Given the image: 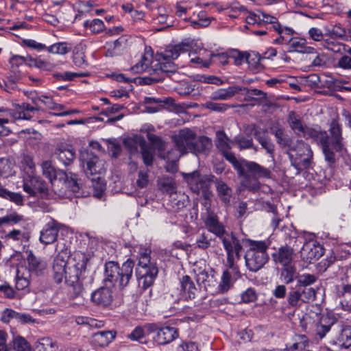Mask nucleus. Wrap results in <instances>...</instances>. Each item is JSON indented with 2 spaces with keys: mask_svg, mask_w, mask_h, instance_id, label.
<instances>
[{
  "mask_svg": "<svg viewBox=\"0 0 351 351\" xmlns=\"http://www.w3.org/2000/svg\"><path fill=\"white\" fill-rule=\"evenodd\" d=\"M68 258L66 252L58 253L54 258L52 265L53 280L60 284L64 279L71 286H78L80 288V282L86 271V261L83 258L67 269Z\"/></svg>",
  "mask_w": 351,
  "mask_h": 351,
  "instance_id": "f257e3e1",
  "label": "nucleus"
},
{
  "mask_svg": "<svg viewBox=\"0 0 351 351\" xmlns=\"http://www.w3.org/2000/svg\"><path fill=\"white\" fill-rule=\"evenodd\" d=\"M134 263L130 259L127 260L119 267L117 263L109 261L105 264L104 282L107 285L118 286L122 289L128 285L132 276Z\"/></svg>",
  "mask_w": 351,
  "mask_h": 351,
  "instance_id": "f03ea898",
  "label": "nucleus"
},
{
  "mask_svg": "<svg viewBox=\"0 0 351 351\" xmlns=\"http://www.w3.org/2000/svg\"><path fill=\"white\" fill-rule=\"evenodd\" d=\"M149 249H140L136 276L138 285L144 289L151 287L158 276V269L154 261L151 260Z\"/></svg>",
  "mask_w": 351,
  "mask_h": 351,
  "instance_id": "7ed1b4c3",
  "label": "nucleus"
},
{
  "mask_svg": "<svg viewBox=\"0 0 351 351\" xmlns=\"http://www.w3.org/2000/svg\"><path fill=\"white\" fill-rule=\"evenodd\" d=\"M287 154L291 166L296 170V174L309 168L313 159V152L311 147L303 141H293L288 147Z\"/></svg>",
  "mask_w": 351,
  "mask_h": 351,
  "instance_id": "20e7f679",
  "label": "nucleus"
},
{
  "mask_svg": "<svg viewBox=\"0 0 351 351\" xmlns=\"http://www.w3.org/2000/svg\"><path fill=\"white\" fill-rule=\"evenodd\" d=\"M248 243L249 248L245 255V265L250 271L255 272L262 268L269 259L267 252L269 243L249 239Z\"/></svg>",
  "mask_w": 351,
  "mask_h": 351,
  "instance_id": "39448f33",
  "label": "nucleus"
},
{
  "mask_svg": "<svg viewBox=\"0 0 351 351\" xmlns=\"http://www.w3.org/2000/svg\"><path fill=\"white\" fill-rule=\"evenodd\" d=\"M189 49L190 45L184 43L169 47L160 54L159 62L155 65L156 69L168 77L175 75L178 67L171 60L177 59L181 53L188 51Z\"/></svg>",
  "mask_w": 351,
  "mask_h": 351,
  "instance_id": "423d86ee",
  "label": "nucleus"
},
{
  "mask_svg": "<svg viewBox=\"0 0 351 351\" xmlns=\"http://www.w3.org/2000/svg\"><path fill=\"white\" fill-rule=\"evenodd\" d=\"M227 253V265L235 274L239 275L237 261L241 258L242 245L233 232L227 231L219 238Z\"/></svg>",
  "mask_w": 351,
  "mask_h": 351,
  "instance_id": "0eeeda50",
  "label": "nucleus"
},
{
  "mask_svg": "<svg viewBox=\"0 0 351 351\" xmlns=\"http://www.w3.org/2000/svg\"><path fill=\"white\" fill-rule=\"evenodd\" d=\"M243 173L238 174L242 179L243 185L248 189L256 187L257 180L261 178H269L270 171L258 163L243 160Z\"/></svg>",
  "mask_w": 351,
  "mask_h": 351,
  "instance_id": "6e6552de",
  "label": "nucleus"
},
{
  "mask_svg": "<svg viewBox=\"0 0 351 351\" xmlns=\"http://www.w3.org/2000/svg\"><path fill=\"white\" fill-rule=\"evenodd\" d=\"M184 178L194 193H202L206 199L210 197L212 193L210 191V188L214 182L215 176L211 174L202 175L199 171H195L192 173L184 174Z\"/></svg>",
  "mask_w": 351,
  "mask_h": 351,
  "instance_id": "1a4fd4ad",
  "label": "nucleus"
},
{
  "mask_svg": "<svg viewBox=\"0 0 351 351\" xmlns=\"http://www.w3.org/2000/svg\"><path fill=\"white\" fill-rule=\"evenodd\" d=\"M195 137L196 133L187 128L180 130L171 136L175 147L180 154L178 156L174 152V154L178 156V158L190 152Z\"/></svg>",
  "mask_w": 351,
  "mask_h": 351,
  "instance_id": "9d476101",
  "label": "nucleus"
},
{
  "mask_svg": "<svg viewBox=\"0 0 351 351\" xmlns=\"http://www.w3.org/2000/svg\"><path fill=\"white\" fill-rule=\"evenodd\" d=\"M324 254V247L315 239L306 241L300 250V257L306 263H313Z\"/></svg>",
  "mask_w": 351,
  "mask_h": 351,
  "instance_id": "9b49d317",
  "label": "nucleus"
},
{
  "mask_svg": "<svg viewBox=\"0 0 351 351\" xmlns=\"http://www.w3.org/2000/svg\"><path fill=\"white\" fill-rule=\"evenodd\" d=\"M146 328L149 330L156 331L154 339L158 344L169 343L178 336V330L175 327L164 326L158 328L156 324H149Z\"/></svg>",
  "mask_w": 351,
  "mask_h": 351,
  "instance_id": "f8f14e48",
  "label": "nucleus"
},
{
  "mask_svg": "<svg viewBox=\"0 0 351 351\" xmlns=\"http://www.w3.org/2000/svg\"><path fill=\"white\" fill-rule=\"evenodd\" d=\"M301 239L302 238H299V240ZM298 241V238L295 237H291L289 244H292L293 247L286 245L280 247L276 252L273 254L274 261L277 263H280L282 266L290 265L293 259V247L295 246L294 243Z\"/></svg>",
  "mask_w": 351,
  "mask_h": 351,
  "instance_id": "ddd939ff",
  "label": "nucleus"
},
{
  "mask_svg": "<svg viewBox=\"0 0 351 351\" xmlns=\"http://www.w3.org/2000/svg\"><path fill=\"white\" fill-rule=\"evenodd\" d=\"M106 170L105 161L97 156H93L86 162L84 172L87 177L93 176L90 178L91 180H99L101 176L105 173Z\"/></svg>",
  "mask_w": 351,
  "mask_h": 351,
  "instance_id": "4468645a",
  "label": "nucleus"
},
{
  "mask_svg": "<svg viewBox=\"0 0 351 351\" xmlns=\"http://www.w3.org/2000/svg\"><path fill=\"white\" fill-rule=\"evenodd\" d=\"M38 110L39 108L38 107H32L29 104L23 103L21 105L19 106V108L15 112L3 107L0 108V112H3L5 115H9L14 120H29L32 119L33 114L36 112H38Z\"/></svg>",
  "mask_w": 351,
  "mask_h": 351,
  "instance_id": "2eb2a0df",
  "label": "nucleus"
},
{
  "mask_svg": "<svg viewBox=\"0 0 351 351\" xmlns=\"http://www.w3.org/2000/svg\"><path fill=\"white\" fill-rule=\"evenodd\" d=\"M60 226V224L58 222L51 219L40 231V241L45 245H49L56 241Z\"/></svg>",
  "mask_w": 351,
  "mask_h": 351,
  "instance_id": "dca6fc26",
  "label": "nucleus"
},
{
  "mask_svg": "<svg viewBox=\"0 0 351 351\" xmlns=\"http://www.w3.org/2000/svg\"><path fill=\"white\" fill-rule=\"evenodd\" d=\"M149 141L158 150L159 156L165 160L173 162L172 168L174 167V162L178 160V156L174 154V150L172 149L164 152L165 149V143L158 136L149 133L147 134Z\"/></svg>",
  "mask_w": 351,
  "mask_h": 351,
  "instance_id": "f3484780",
  "label": "nucleus"
},
{
  "mask_svg": "<svg viewBox=\"0 0 351 351\" xmlns=\"http://www.w3.org/2000/svg\"><path fill=\"white\" fill-rule=\"evenodd\" d=\"M206 228L219 239L227 232L224 225L219 220L215 213L208 211L204 219Z\"/></svg>",
  "mask_w": 351,
  "mask_h": 351,
  "instance_id": "a211bd4d",
  "label": "nucleus"
},
{
  "mask_svg": "<svg viewBox=\"0 0 351 351\" xmlns=\"http://www.w3.org/2000/svg\"><path fill=\"white\" fill-rule=\"evenodd\" d=\"M329 132L330 136H329L330 143L334 151L341 152L343 148L342 130L341 125L335 119H333L330 124Z\"/></svg>",
  "mask_w": 351,
  "mask_h": 351,
  "instance_id": "6ab92c4d",
  "label": "nucleus"
},
{
  "mask_svg": "<svg viewBox=\"0 0 351 351\" xmlns=\"http://www.w3.org/2000/svg\"><path fill=\"white\" fill-rule=\"evenodd\" d=\"M196 281L199 285H202L206 291L211 293L215 292L214 289L217 285V280L213 270H210V273L206 270L199 271L196 274Z\"/></svg>",
  "mask_w": 351,
  "mask_h": 351,
  "instance_id": "aec40b11",
  "label": "nucleus"
},
{
  "mask_svg": "<svg viewBox=\"0 0 351 351\" xmlns=\"http://www.w3.org/2000/svg\"><path fill=\"white\" fill-rule=\"evenodd\" d=\"M112 299V291L106 287L97 289L91 295V300L95 304L104 306L110 304Z\"/></svg>",
  "mask_w": 351,
  "mask_h": 351,
  "instance_id": "412c9836",
  "label": "nucleus"
},
{
  "mask_svg": "<svg viewBox=\"0 0 351 351\" xmlns=\"http://www.w3.org/2000/svg\"><path fill=\"white\" fill-rule=\"evenodd\" d=\"M213 147L211 140L205 136H199L194 138L190 153L195 155L199 154H208Z\"/></svg>",
  "mask_w": 351,
  "mask_h": 351,
  "instance_id": "4be33fe9",
  "label": "nucleus"
},
{
  "mask_svg": "<svg viewBox=\"0 0 351 351\" xmlns=\"http://www.w3.org/2000/svg\"><path fill=\"white\" fill-rule=\"evenodd\" d=\"M56 158L64 166H67L73 162L75 157V151L64 145H58L54 152Z\"/></svg>",
  "mask_w": 351,
  "mask_h": 351,
  "instance_id": "5701e85b",
  "label": "nucleus"
},
{
  "mask_svg": "<svg viewBox=\"0 0 351 351\" xmlns=\"http://www.w3.org/2000/svg\"><path fill=\"white\" fill-rule=\"evenodd\" d=\"M243 90H245V88L239 86H231L226 88H219L212 93L210 99L212 100H228Z\"/></svg>",
  "mask_w": 351,
  "mask_h": 351,
  "instance_id": "b1692460",
  "label": "nucleus"
},
{
  "mask_svg": "<svg viewBox=\"0 0 351 351\" xmlns=\"http://www.w3.org/2000/svg\"><path fill=\"white\" fill-rule=\"evenodd\" d=\"M27 261L29 271L36 276L43 274L47 267L46 262L36 257L32 251L29 252Z\"/></svg>",
  "mask_w": 351,
  "mask_h": 351,
  "instance_id": "393cba45",
  "label": "nucleus"
},
{
  "mask_svg": "<svg viewBox=\"0 0 351 351\" xmlns=\"http://www.w3.org/2000/svg\"><path fill=\"white\" fill-rule=\"evenodd\" d=\"M116 332L112 330L99 331L93 334L92 343L97 346L104 347L108 346L115 337Z\"/></svg>",
  "mask_w": 351,
  "mask_h": 351,
  "instance_id": "a878e982",
  "label": "nucleus"
},
{
  "mask_svg": "<svg viewBox=\"0 0 351 351\" xmlns=\"http://www.w3.org/2000/svg\"><path fill=\"white\" fill-rule=\"evenodd\" d=\"M289 51H296L298 53H313L314 48L307 46L306 40L302 38H289Z\"/></svg>",
  "mask_w": 351,
  "mask_h": 351,
  "instance_id": "bb28decb",
  "label": "nucleus"
},
{
  "mask_svg": "<svg viewBox=\"0 0 351 351\" xmlns=\"http://www.w3.org/2000/svg\"><path fill=\"white\" fill-rule=\"evenodd\" d=\"M214 182L220 199L225 204H228L232 195V189L221 179L215 178Z\"/></svg>",
  "mask_w": 351,
  "mask_h": 351,
  "instance_id": "cd10ccee",
  "label": "nucleus"
},
{
  "mask_svg": "<svg viewBox=\"0 0 351 351\" xmlns=\"http://www.w3.org/2000/svg\"><path fill=\"white\" fill-rule=\"evenodd\" d=\"M234 280L232 278V275L228 270H225L221 277V280L219 284L215 287L214 294H223L228 292L233 286Z\"/></svg>",
  "mask_w": 351,
  "mask_h": 351,
  "instance_id": "c85d7f7f",
  "label": "nucleus"
},
{
  "mask_svg": "<svg viewBox=\"0 0 351 351\" xmlns=\"http://www.w3.org/2000/svg\"><path fill=\"white\" fill-rule=\"evenodd\" d=\"M274 30L278 32L279 37L274 40L276 45L289 44V38L294 34V30L288 27H282L280 24L275 25Z\"/></svg>",
  "mask_w": 351,
  "mask_h": 351,
  "instance_id": "c756f323",
  "label": "nucleus"
},
{
  "mask_svg": "<svg viewBox=\"0 0 351 351\" xmlns=\"http://www.w3.org/2000/svg\"><path fill=\"white\" fill-rule=\"evenodd\" d=\"M300 136L306 138H313L320 145L329 138L326 131H321L315 128L306 126Z\"/></svg>",
  "mask_w": 351,
  "mask_h": 351,
  "instance_id": "7c9ffc66",
  "label": "nucleus"
},
{
  "mask_svg": "<svg viewBox=\"0 0 351 351\" xmlns=\"http://www.w3.org/2000/svg\"><path fill=\"white\" fill-rule=\"evenodd\" d=\"M180 284L181 290L184 295L188 299H193L195 297L197 289L191 277L184 276L180 280Z\"/></svg>",
  "mask_w": 351,
  "mask_h": 351,
  "instance_id": "2f4dec72",
  "label": "nucleus"
},
{
  "mask_svg": "<svg viewBox=\"0 0 351 351\" xmlns=\"http://www.w3.org/2000/svg\"><path fill=\"white\" fill-rule=\"evenodd\" d=\"M335 343L340 347L348 348L351 346V326H344L336 338Z\"/></svg>",
  "mask_w": 351,
  "mask_h": 351,
  "instance_id": "473e14b6",
  "label": "nucleus"
},
{
  "mask_svg": "<svg viewBox=\"0 0 351 351\" xmlns=\"http://www.w3.org/2000/svg\"><path fill=\"white\" fill-rule=\"evenodd\" d=\"M0 197L9 200L17 206H23L24 204L25 199L21 193L10 191L2 186H0Z\"/></svg>",
  "mask_w": 351,
  "mask_h": 351,
  "instance_id": "72a5a7b5",
  "label": "nucleus"
},
{
  "mask_svg": "<svg viewBox=\"0 0 351 351\" xmlns=\"http://www.w3.org/2000/svg\"><path fill=\"white\" fill-rule=\"evenodd\" d=\"M288 123L294 132L300 136L306 126L303 125L300 117L294 111L289 112Z\"/></svg>",
  "mask_w": 351,
  "mask_h": 351,
  "instance_id": "f704fd0d",
  "label": "nucleus"
},
{
  "mask_svg": "<svg viewBox=\"0 0 351 351\" xmlns=\"http://www.w3.org/2000/svg\"><path fill=\"white\" fill-rule=\"evenodd\" d=\"M56 348L55 342L49 337H43L34 344L35 351H54Z\"/></svg>",
  "mask_w": 351,
  "mask_h": 351,
  "instance_id": "c9c22d12",
  "label": "nucleus"
},
{
  "mask_svg": "<svg viewBox=\"0 0 351 351\" xmlns=\"http://www.w3.org/2000/svg\"><path fill=\"white\" fill-rule=\"evenodd\" d=\"M283 267L280 273V278L285 284L289 285L296 280V269L291 265Z\"/></svg>",
  "mask_w": 351,
  "mask_h": 351,
  "instance_id": "e433bc0d",
  "label": "nucleus"
},
{
  "mask_svg": "<svg viewBox=\"0 0 351 351\" xmlns=\"http://www.w3.org/2000/svg\"><path fill=\"white\" fill-rule=\"evenodd\" d=\"M58 179L59 181H60L61 180H64V184H65V187L69 189L71 191L75 193L79 192L80 187V184L77 182V180L76 178H69V176L65 172H61L60 173V178Z\"/></svg>",
  "mask_w": 351,
  "mask_h": 351,
  "instance_id": "4c0bfd02",
  "label": "nucleus"
},
{
  "mask_svg": "<svg viewBox=\"0 0 351 351\" xmlns=\"http://www.w3.org/2000/svg\"><path fill=\"white\" fill-rule=\"evenodd\" d=\"M141 154L144 164L147 167L152 166L154 153L152 149L146 144L145 141H141Z\"/></svg>",
  "mask_w": 351,
  "mask_h": 351,
  "instance_id": "58836bf2",
  "label": "nucleus"
},
{
  "mask_svg": "<svg viewBox=\"0 0 351 351\" xmlns=\"http://www.w3.org/2000/svg\"><path fill=\"white\" fill-rule=\"evenodd\" d=\"M158 187L161 191L168 194L176 193L175 182L173 178L169 177H163L158 182Z\"/></svg>",
  "mask_w": 351,
  "mask_h": 351,
  "instance_id": "ea45409f",
  "label": "nucleus"
},
{
  "mask_svg": "<svg viewBox=\"0 0 351 351\" xmlns=\"http://www.w3.org/2000/svg\"><path fill=\"white\" fill-rule=\"evenodd\" d=\"M317 278L314 274H303L296 276L297 287H309L314 284Z\"/></svg>",
  "mask_w": 351,
  "mask_h": 351,
  "instance_id": "a19ab883",
  "label": "nucleus"
},
{
  "mask_svg": "<svg viewBox=\"0 0 351 351\" xmlns=\"http://www.w3.org/2000/svg\"><path fill=\"white\" fill-rule=\"evenodd\" d=\"M42 170L43 175L49 179V180L52 183L53 180H56L58 176L60 177V173L62 171H56V169L52 166L51 162L49 161H44L42 163Z\"/></svg>",
  "mask_w": 351,
  "mask_h": 351,
  "instance_id": "79ce46f5",
  "label": "nucleus"
},
{
  "mask_svg": "<svg viewBox=\"0 0 351 351\" xmlns=\"http://www.w3.org/2000/svg\"><path fill=\"white\" fill-rule=\"evenodd\" d=\"M287 302L291 307L295 308L300 307L304 304L297 287L295 289H292L289 292L287 295Z\"/></svg>",
  "mask_w": 351,
  "mask_h": 351,
  "instance_id": "37998d69",
  "label": "nucleus"
},
{
  "mask_svg": "<svg viewBox=\"0 0 351 351\" xmlns=\"http://www.w3.org/2000/svg\"><path fill=\"white\" fill-rule=\"evenodd\" d=\"M84 27L89 29L93 34H99L105 29L104 22L99 19H95L91 21H86L84 23Z\"/></svg>",
  "mask_w": 351,
  "mask_h": 351,
  "instance_id": "c03bdc74",
  "label": "nucleus"
},
{
  "mask_svg": "<svg viewBox=\"0 0 351 351\" xmlns=\"http://www.w3.org/2000/svg\"><path fill=\"white\" fill-rule=\"evenodd\" d=\"M141 141H145L141 137L135 136L124 139L123 143L131 154H134L137 152L138 146L141 148Z\"/></svg>",
  "mask_w": 351,
  "mask_h": 351,
  "instance_id": "a18cd8bd",
  "label": "nucleus"
},
{
  "mask_svg": "<svg viewBox=\"0 0 351 351\" xmlns=\"http://www.w3.org/2000/svg\"><path fill=\"white\" fill-rule=\"evenodd\" d=\"M13 348L15 351H32V346L29 343L21 336L14 337Z\"/></svg>",
  "mask_w": 351,
  "mask_h": 351,
  "instance_id": "49530a36",
  "label": "nucleus"
},
{
  "mask_svg": "<svg viewBox=\"0 0 351 351\" xmlns=\"http://www.w3.org/2000/svg\"><path fill=\"white\" fill-rule=\"evenodd\" d=\"M323 153L325 156V159L330 164H334L336 161L335 154L333 152V149L330 143L329 138L321 144Z\"/></svg>",
  "mask_w": 351,
  "mask_h": 351,
  "instance_id": "de8ad7c7",
  "label": "nucleus"
},
{
  "mask_svg": "<svg viewBox=\"0 0 351 351\" xmlns=\"http://www.w3.org/2000/svg\"><path fill=\"white\" fill-rule=\"evenodd\" d=\"M223 155L224 158L232 164L234 169H236V171H237L238 174L243 173V160H238L234 154L232 152H230L229 150L224 151V152H223Z\"/></svg>",
  "mask_w": 351,
  "mask_h": 351,
  "instance_id": "09e8293b",
  "label": "nucleus"
},
{
  "mask_svg": "<svg viewBox=\"0 0 351 351\" xmlns=\"http://www.w3.org/2000/svg\"><path fill=\"white\" fill-rule=\"evenodd\" d=\"M46 49L51 53L65 55L70 51L71 48L66 43H57L47 47Z\"/></svg>",
  "mask_w": 351,
  "mask_h": 351,
  "instance_id": "8fccbe9b",
  "label": "nucleus"
},
{
  "mask_svg": "<svg viewBox=\"0 0 351 351\" xmlns=\"http://www.w3.org/2000/svg\"><path fill=\"white\" fill-rule=\"evenodd\" d=\"M302 302L304 303H308L313 302L316 298V291L312 287H298Z\"/></svg>",
  "mask_w": 351,
  "mask_h": 351,
  "instance_id": "3c124183",
  "label": "nucleus"
},
{
  "mask_svg": "<svg viewBox=\"0 0 351 351\" xmlns=\"http://www.w3.org/2000/svg\"><path fill=\"white\" fill-rule=\"evenodd\" d=\"M32 102L34 104V107H38L39 109L40 107L38 106V103L40 102L43 104L45 106H46L49 109L53 110L56 106L55 102L53 100V99L51 97L47 96V95H40L35 97L32 98ZM38 110V111H39Z\"/></svg>",
  "mask_w": 351,
  "mask_h": 351,
  "instance_id": "603ef678",
  "label": "nucleus"
},
{
  "mask_svg": "<svg viewBox=\"0 0 351 351\" xmlns=\"http://www.w3.org/2000/svg\"><path fill=\"white\" fill-rule=\"evenodd\" d=\"M328 34L331 38L346 40V30L340 24L335 25L331 29H328Z\"/></svg>",
  "mask_w": 351,
  "mask_h": 351,
  "instance_id": "864d4df0",
  "label": "nucleus"
},
{
  "mask_svg": "<svg viewBox=\"0 0 351 351\" xmlns=\"http://www.w3.org/2000/svg\"><path fill=\"white\" fill-rule=\"evenodd\" d=\"M21 74L15 73L14 75L9 76L6 81H4L5 90L11 93L12 91L16 90L17 82L21 80Z\"/></svg>",
  "mask_w": 351,
  "mask_h": 351,
  "instance_id": "5fc2aeb1",
  "label": "nucleus"
},
{
  "mask_svg": "<svg viewBox=\"0 0 351 351\" xmlns=\"http://www.w3.org/2000/svg\"><path fill=\"white\" fill-rule=\"evenodd\" d=\"M12 174V162L8 158H0V177L8 178Z\"/></svg>",
  "mask_w": 351,
  "mask_h": 351,
  "instance_id": "6e6d98bb",
  "label": "nucleus"
},
{
  "mask_svg": "<svg viewBox=\"0 0 351 351\" xmlns=\"http://www.w3.org/2000/svg\"><path fill=\"white\" fill-rule=\"evenodd\" d=\"M334 39L335 38H331L330 37L328 39L324 40L322 43L323 47L335 53L341 52L342 49H344L345 45L334 40Z\"/></svg>",
  "mask_w": 351,
  "mask_h": 351,
  "instance_id": "4d7b16f0",
  "label": "nucleus"
},
{
  "mask_svg": "<svg viewBox=\"0 0 351 351\" xmlns=\"http://www.w3.org/2000/svg\"><path fill=\"white\" fill-rule=\"evenodd\" d=\"M231 143L237 144L240 149L252 148L254 145L252 138H247L239 135L235 136Z\"/></svg>",
  "mask_w": 351,
  "mask_h": 351,
  "instance_id": "13d9d810",
  "label": "nucleus"
},
{
  "mask_svg": "<svg viewBox=\"0 0 351 351\" xmlns=\"http://www.w3.org/2000/svg\"><path fill=\"white\" fill-rule=\"evenodd\" d=\"M123 43V39H117L114 42L108 43L107 45L106 56H113L117 55L120 52V48Z\"/></svg>",
  "mask_w": 351,
  "mask_h": 351,
  "instance_id": "bf43d9fd",
  "label": "nucleus"
},
{
  "mask_svg": "<svg viewBox=\"0 0 351 351\" xmlns=\"http://www.w3.org/2000/svg\"><path fill=\"white\" fill-rule=\"evenodd\" d=\"M29 65L45 71H51L54 68L53 64L40 58H29Z\"/></svg>",
  "mask_w": 351,
  "mask_h": 351,
  "instance_id": "052dcab7",
  "label": "nucleus"
},
{
  "mask_svg": "<svg viewBox=\"0 0 351 351\" xmlns=\"http://www.w3.org/2000/svg\"><path fill=\"white\" fill-rule=\"evenodd\" d=\"M29 182H31L32 184H34L35 193H39L42 195H46L47 194L48 189L45 182L36 177H32Z\"/></svg>",
  "mask_w": 351,
  "mask_h": 351,
  "instance_id": "680f3d73",
  "label": "nucleus"
},
{
  "mask_svg": "<svg viewBox=\"0 0 351 351\" xmlns=\"http://www.w3.org/2000/svg\"><path fill=\"white\" fill-rule=\"evenodd\" d=\"M229 142V138L223 132L217 133V146L222 151V152H224V151H228L231 148Z\"/></svg>",
  "mask_w": 351,
  "mask_h": 351,
  "instance_id": "e2e57ef3",
  "label": "nucleus"
},
{
  "mask_svg": "<svg viewBox=\"0 0 351 351\" xmlns=\"http://www.w3.org/2000/svg\"><path fill=\"white\" fill-rule=\"evenodd\" d=\"M275 136L277 138L278 143L284 147H289L293 142L289 137L285 134L282 129H278L276 131Z\"/></svg>",
  "mask_w": 351,
  "mask_h": 351,
  "instance_id": "0e129e2a",
  "label": "nucleus"
},
{
  "mask_svg": "<svg viewBox=\"0 0 351 351\" xmlns=\"http://www.w3.org/2000/svg\"><path fill=\"white\" fill-rule=\"evenodd\" d=\"M203 106L206 109L219 112H225L230 107L227 104H218L213 101H207Z\"/></svg>",
  "mask_w": 351,
  "mask_h": 351,
  "instance_id": "69168bd1",
  "label": "nucleus"
},
{
  "mask_svg": "<svg viewBox=\"0 0 351 351\" xmlns=\"http://www.w3.org/2000/svg\"><path fill=\"white\" fill-rule=\"evenodd\" d=\"M261 58L258 53L252 52L247 53L246 62L253 69H258L261 66Z\"/></svg>",
  "mask_w": 351,
  "mask_h": 351,
  "instance_id": "338daca9",
  "label": "nucleus"
},
{
  "mask_svg": "<svg viewBox=\"0 0 351 351\" xmlns=\"http://www.w3.org/2000/svg\"><path fill=\"white\" fill-rule=\"evenodd\" d=\"M145 337V328L141 326L136 327L132 332L128 335V338L133 340L137 341L140 342H143V339Z\"/></svg>",
  "mask_w": 351,
  "mask_h": 351,
  "instance_id": "774afa93",
  "label": "nucleus"
}]
</instances>
